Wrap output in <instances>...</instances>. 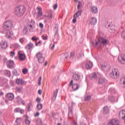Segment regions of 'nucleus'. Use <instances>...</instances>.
Masks as SVG:
<instances>
[{"label":"nucleus","mask_w":125,"mask_h":125,"mask_svg":"<svg viewBox=\"0 0 125 125\" xmlns=\"http://www.w3.org/2000/svg\"><path fill=\"white\" fill-rule=\"evenodd\" d=\"M26 11V8L23 5L18 6L15 9L14 13L17 16H22Z\"/></svg>","instance_id":"nucleus-1"},{"label":"nucleus","mask_w":125,"mask_h":125,"mask_svg":"<svg viewBox=\"0 0 125 125\" xmlns=\"http://www.w3.org/2000/svg\"><path fill=\"white\" fill-rule=\"evenodd\" d=\"M109 43V42L108 40L105 38H103V37H100L98 39V42H96V45H98V46H101L102 44L103 45H106Z\"/></svg>","instance_id":"nucleus-2"},{"label":"nucleus","mask_w":125,"mask_h":125,"mask_svg":"<svg viewBox=\"0 0 125 125\" xmlns=\"http://www.w3.org/2000/svg\"><path fill=\"white\" fill-rule=\"evenodd\" d=\"M12 21H8L4 22L3 28L5 31H10L12 29Z\"/></svg>","instance_id":"nucleus-3"},{"label":"nucleus","mask_w":125,"mask_h":125,"mask_svg":"<svg viewBox=\"0 0 125 125\" xmlns=\"http://www.w3.org/2000/svg\"><path fill=\"white\" fill-rule=\"evenodd\" d=\"M110 76L112 79H118L120 77V72L117 69H114L112 70Z\"/></svg>","instance_id":"nucleus-4"},{"label":"nucleus","mask_w":125,"mask_h":125,"mask_svg":"<svg viewBox=\"0 0 125 125\" xmlns=\"http://www.w3.org/2000/svg\"><path fill=\"white\" fill-rule=\"evenodd\" d=\"M18 55L19 61H24L26 59V55L22 51H19Z\"/></svg>","instance_id":"nucleus-5"},{"label":"nucleus","mask_w":125,"mask_h":125,"mask_svg":"<svg viewBox=\"0 0 125 125\" xmlns=\"http://www.w3.org/2000/svg\"><path fill=\"white\" fill-rule=\"evenodd\" d=\"M74 81L73 80H71L70 83L68 84L69 87H72V89L73 90H77V89H79V87H80V85L78 84V83H73Z\"/></svg>","instance_id":"nucleus-6"},{"label":"nucleus","mask_w":125,"mask_h":125,"mask_svg":"<svg viewBox=\"0 0 125 125\" xmlns=\"http://www.w3.org/2000/svg\"><path fill=\"white\" fill-rule=\"evenodd\" d=\"M101 67L102 70H103V71H105V72H107V71H109V70H110V68H111L110 64L107 62L103 63L101 64Z\"/></svg>","instance_id":"nucleus-7"},{"label":"nucleus","mask_w":125,"mask_h":125,"mask_svg":"<svg viewBox=\"0 0 125 125\" xmlns=\"http://www.w3.org/2000/svg\"><path fill=\"white\" fill-rule=\"evenodd\" d=\"M36 57L39 63H43V62H44V58L42 57V53H38L36 54Z\"/></svg>","instance_id":"nucleus-8"},{"label":"nucleus","mask_w":125,"mask_h":125,"mask_svg":"<svg viewBox=\"0 0 125 125\" xmlns=\"http://www.w3.org/2000/svg\"><path fill=\"white\" fill-rule=\"evenodd\" d=\"M118 61L121 63V64H125V55L121 54L118 56Z\"/></svg>","instance_id":"nucleus-9"},{"label":"nucleus","mask_w":125,"mask_h":125,"mask_svg":"<svg viewBox=\"0 0 125 125\" xmlns=\"http://www.w3.org/2000/svg\"><path fill=\"white\" fill-rule=\"evenodd\" d=\"M85 67L87 70H89V69H91L93 67V63L91 61H87L85 63Z\"/></svg>","instance_id":"nucleus-10"},{"label":"nucleus","mask_w":125,"mask_h":125,"mask_svg":"<svg viewBox=\"0 0 125 125\" xmlns=\"http://www.w3.org/2000/svg\"><path fill=\"white\" fill-rule=\"evenodd\" d=\"M6 97L7 99H8V100H10V101H12V100H13L14 99V95L11 93H9L7 94L6 95Z\"/></svg>","instance_id":"nucleus-11"},{"label":"nucleus","mask_w":125,"mask_h":125,"mask_svg":"<svg viewBox=\"0 0 125 125\" xmlns=\"http://www.w3.org/2000/svg\"><path fill=\"white\" fill-rule=\"evenodd\" d=\"M36 9L38 10V17H42V7L38 6L36 8Z\"/></svg>","instance_id":"nucleus-12"},{"label":"nucleus","mask_w":125,"mask_h":125,"mask_svg":"<svg viewBox=\"0 0 125 125\" xmlns=\"http://www.w3.org/2000/svg\"><path fill=\"white\" fill-rule=\"evenodd\" d=\"M13 36L14 34L12 31L8 30L6 33V38H8V39H11V38H13Z\"/></svg>","instance_id":"nucleus-13"},{"label":"nucleus","mask_w":125,"mask_h":125,"mask_svg":"<svg viewBox=\"0 0 125 125\" xmlns=\"http://www.w3.org/2000/svg\"><path fill=\"white\" fill-rule=\"evenodd\" d=\"M119 116L120 118L125 120V111L124 110H121L119 112Z\"/></svg>","instance_id":"nucleus-14"},{"label":"nucleus","mask_w":125,"mask_h":125,"mask_svg":"<svg viewBox=\"0 0 125 125\" xmlns=\"http://www.w3.org/2000/svg\"><path fill=\"white\" fill-rule=\"evenodd\" d=\"M89 23L91 25H95L97 23V20L95 18H92L89 20Z\"/></svg>","instance_id":"nucleus-15"},{"label":"nucleus","mask_w":125,"mask_h":125,"mask_svg":"<svg viewBox=\"0 0 125 125\" xmlns=\"http://www.w3.org/2000/svg\"><path fill=\"white\" fill-rule=\"evenodd\" d=\"M0 46L2 49H5L7 47V43L4 42H1L0 43Z\"/></svg>","instance_id":"nucleus-16"},{"label":"nucleus","mask_w":125,"mask_h":125,"mask_svg":"<svg viewBox=\"0 0 125 125\" xmlns=\"http://www.w3.org/2000/svg\"><path fill=\"white\" fill-rule=\"evenodd\" d=\"M16 83L17 84H24V81L21 79H17L16 80Z\"/></svg>","instance_id":"nucleus-17"},{"label":"nucleus","mask_w":125,"mask_h":125,"mask_svg":"<svg viewBox=\"0 0 125 125\" xmlns=\"http://www.w3.org/2000/svg\"><path fill=\"white\" fill-rule=\"evenodd\" d=\"M109 113L110 110H109L108 106H105L104 107V115H107V114H109Z\"/></svg>","instance_id":"nucleus-18"},{"label":"nucleus","mask_w":125,"mask_h":125,"mask_svg":"<svg viewBox=\"0 0 125 125\" xmlns=\"http://www.w3.org/2000/svg\"><path fill=\"white\" fill-rule=\"evenodd\" d=\"M105 83V78L101 77L99 79L98 83L99 84H102Z\"/></svg>","instance_id":"nucleus-19"},{"label":"nucleus","mask_w":125,"mask_h":125,"mask_svg":"<svg viewBox=\"0 0 125 125\" xmlns=\"http://www.w3.org/2000/svg\"><path fill=\"white\" fill-rule=\"evenodd\" d=\"M21 123H22V118H18L16 120L15 125H20Z\"/></svg>","instance_id":"nucleus-20"},{"label":"nucleus","mask_w":125,"mask_h":125,"mask_svg":"<svg viewBox=\"0 0 125 125\" xmlns=\"http://www.w3.org/2000/svg\"><path fill=\"white\" fill-rule=\"evenodd\" d=\"M91 12L94 14L97 13L98 12V9L96 6H93L91 8Z\"/></svg>","instance_id":"nucleus-21"},{"label":"nucleus","mask_w":125,"mask_h":125,"mask_svg":"<svg viewBox=\"0 0 125 125\" xmlns=\"http://www.w3.org/2000/svg\"><path fill=\"white\" fill-rule=\"evenodd\" d=\"M108 29L111 30V33H115V25L113 24L108 25Z\"/></svg>","instance_id":"nucleus-22"},{"label":"nucleus","mask_w":125,"mask_h":125,"mask_svg":"<svg viewBox=\"0 0 125 125\" xmlns=\"http://www.w3.org/2000/svg\"><path fill=\"white\" fill-rule=\"evenodd\" d=\"M120 83L121 84H123L124 87H125V77L122 78L120 80Z\"/></svg>","instance_id":"nucleus-23"},{"label":"nucleus","mask_w":125,"mask_h":125,"mask_svg":"<svg viewBox=\"0 0 125 125\" xmlns=\"http://www.w3.org/2000/svg\"><path fill=\"white\" fill-rule=\"evenodd\" d=\"M73 79L75 81H79V80H80V76L78 74H74L73 75Z\"/></svg>","instance_id":"nucleus-24"},{"label":"nucleus","mask_w":125,"mask_h":125,"mask_svg":"<svg viewBox=\"0 0 125 125\" xmlns=\"http://www.w3.org/2000/svg\"><path fill=\"white\" fill-rule=\"evenodd\" d=\"M7 64L9 67H10V68H11V67L13 66V65L14 64V62H13V61H9L7 62Z\"/></svg>","instance_id":"nucleus-25"},{"label":"nucleus","mask_w":125,"mask_h":125,"mask_svg":"<svg viewBox=\"0 0 125 125\" xmlns=\"http://www.w3.org/2000/svg\"><path fill=\"white\" fill-rule=\"evenodd\" d=\"M58 93V90H56L54 92L53 97L52 98V100H55V99H56V97L57 96Z\"/></svg>","instance_id":"nucleus-26"},{"label":"nucleus","mask_w":125,"mask_h":125,"mask_svg":"<svg viewBox=\"0 0 125 125\" xmlns=\"http://www.w3.org/2000/svg\"><path fill=\"white\" fill-rule=\"evenodd\" d=\"M92 79H97V77H98V73H93L91 74Z\"/></svg>","instance_id":"nucleus-27"},{"label":"nucleus","mask_w":125,"mask_h":125,"mask_svg":"<svg viewBox=\"0 0 125 125\" xmlns=\"http://www.w3.org/2000/svg\"><path fill=\"white\" fill-rule=\"evenodd\" d=\"M37 109L39 110H42V104H38L37 105Z\"/></svg>","instance_id":"nucleus-28"},{"label":"nucleus","mask_w":125,"mask_h":125,"mask_svg":"<svg viewBox=\"0 0 125 125\" xmlns=\"http://www.w3.org/2000/svg\"><path fill=\"white\" fill-rule=\"evenodd\" d=\"M33 47V44L31 42H29L26 46L27 49H31Z\"/></svg>","instance_id":"nucleus-29"},{"label":"nucleus","mask_w":125,"mask_h":125,"mask_svg":"<svg viewBox=\"0 0 125 125\" xmlns=\"http://www.w3.org/2000/svg\"><path fill=\"white\" fill-rule=\"evenodd\" d=\"M74 15H75L76 17H79V16H81V15H82V10H78V12L75 14H74Z\"/></svg>","instance_id":"nucleus-30"},{"label":"nucleus","mask_w":125,"mask_h":125,"mask_svg":"<svg viewBox=\"0 0 125 125\" xmlns=\"http://www.w3.org/2000/svg\"><path fill=\"white\" fill-rule=\"evenodd\" d=\"M28 32V28H27V27L25 26L22 30V34L23 35H26L27 33Z\"/></svg>","instance_id":"nucleus-31"},{"label":"nucleus","mask_w":125,"mask_h":125,"mask_svg":"<svg viewBox=\"0 0 125 125\" xmlns=\"http://www.w3.org/2000/svg\"><path fill=\"white\" fill-rule=\"evenodd\" d=\"M78 5L77 6V8L78 10H81L82 8H83V4H82V2L81 1H78Z\"/></svg>","instance_id":"nucleus-32"},{"label":"nucleus","mask_w":125,"mask_h":125,"mask_svg":"<svg viewBox=\"0 0 125 125\" xmlns=\"http://www.w3.org/2000/svg\"><path fill=\"white\" fill-rule=\"evenodd\" d=\"M16 90L18 92H22L23 90V87H18L16 88Z\"/></svg>","instance_id":"nucleus-33"},{"label":"nucleus","mask_w":125,"mask_h":125,"mask_svg":"<svg viewBox=\"0 0 125 125\" xmlns=\"http://www.w3.org/2000/svg\"><path fill=\"white\" fill-rule=\"evenodd\" d=\"M19 104H22V105H25V102L24 101L22 100V99H20V100L18 101Z\"/></svg>","instance_id":"nucleus-34"},{"label":"nucleus","mask_w":125,"mask_h":125,"mask_svg":"<svg viewBox=\"0 0 125 125\" xmlns=\"http://www.w3.org/2000/svg\"><path fill=\"white\" fill-rule=\"evenodd\" d=\"M77 17L76 16V15H74L73 19L72 20L73 23H76V22H77Z\"/></svg>","instance_id":"nucleus-35"},{"label":"nucleus","mask_w":125,"mask_h":125,"mask_svg":"<svg viewBox=\"0 0 125 125\" xmlns=\"http://www.w3.org/2000/svg\"><path fill=\"white\" fill-rule=\"evenodd\" d=\"M42 101V99L40 98V97H38L36 100V102L38 103V104H40V103H41V102Z\"/></svg>","instance_id":"nucleus-36"},{"label":"nucleus","mask_w":125,"mask_h":125,"mask_svg":"<svg viewBox=\"0 0 125 125\" xmlns=\"http://www.w3.org/2000/svg\"><path fill=\"white\" fill-rule=\"evenodd\" d=\"M13 73L14 75H15V76H19V73H18V72H17V70H16V69H14L13 71Z\"/></svg>","instance_id":"nucleus-37"},{"label":"nucleus","mask_w":125,"mask_h":125,"mask_svg":"<svg viewBox=\"0 0 125 125\" xmlns=\"http://www.w3.org/2000/svg\"><path fill=\"white\" fill-rule=\"evenodd\" d=\"M91 98V97L90 96H88L85 98L84 100H85V101H89V100H90Z\"/></svg>","instance_id":"nucleus-38"},{"label":"nucleus","mask_w":125,"mask_h":125,"mask_svg":"<svg viewBox=\"0 0 125 125\" xmlns=\"http://www.w3.org/2000/svg\"><path fill=\"white\" fill-rule=\"evenodd\" d=\"M48 19H51L52 18V13L50 12L47 16Z\"/></svg>","instance_id":"nucleus-39"},{"label":"nucleus","mask_w":125,"mask_h":125,"mask_svg":"<svg viewBox=\"0 0 125 125\" xmlns=\"http://www.w3.org/2000/svg\"><path fill=\"white\" fill-rule=\"evenodd\" d=\"M22 72L23 74H27L28 70H27V69H26V68H23L22 70Z\"/></svg>","instance_id":"nucleus-40"},{"label":"nucleus","mask_w":125,"mask_h":125,"mask_svg":"<svg viewBox=\"0 0 125 125\" xmlns=\"http://www.w3.org/2000/svg\"><path fill=\"white\" fill-rule=\"evenodd\" d=\"M20 108H17L14 110L15 113H19L20 112Z\"/></svg>","instance_id":"nucleus-41"},{"label":"nucleus","mask_w":125,"mask_h":125,"mask_svg":"<svg viewBox=\"0 0 125 125\" xmlns=\"http://www.w3.org/2000/svg\"><path fill=\"white\" fill-rule=\"evenodd\" d=\"M42 76H41L39 79V82H38L39 85H41L42 83Z\"/></svg>","instance_id":"nucleus-42"},{"label":"nucleus","mask_w":125,"mask_h":125,"mask_svg":"<svg viewBox=\"0 0 125 125\" xmlns=\"http://www.w3.org/2000/svg\"><path fill=\"white\" fill-rule=\"evenodd\" d=\"M25 124L27 125H30V124H31V122H30V121H29V120L25 119Z\"/></svg>","instance_id":"nucleus-43"},{"label":"nucleus","mask_w":125,"mask_h":125,"mask_svg":"<svg viewBox=\"0 0 125 125\" xmlns=\"http://www.w3.org/2000/svg\"><path fill=\"white\" fill-rule=\"evenodd\" d=\"M10 56H11L12 57H13V56L15 55V53H14V52L11 51L10 53Z\"/></svg>","instance_id":"nucleus-44"},{"label":"nucleus","mask_w":125,"mask_h":125,"mask_svg":"<svg viewBox=\"0 0 125 125\" xmlns=\"http://www.w3.org/2000/svg\"><path fill=\"white\" fill-rule=\"evenodd\" d=\"M13 46L15 47V48H18L19 47V44L18 43H14L13 44Z\"/></svg>","instance_id":"nucleus-45"},{"label":"nucleus","mask_w":125,"mask_h":125,"mask_svg":"<svg viewBox=\"0 0 125 125\" xmlns=\"http://www.w3.org/2000/svg\"><path fill=\"white\" fill-rule=\"evenodd\" d=\"M42 38L43 40H44V41H46V40H47V36L43 35L42 36Z\"/></svg>","instance_id":"nucleus-46"},{"label":"nucleus","mask_w":125,"mask_h":125,"mask_svg":"<svg viewBox=\"0 0 125 125\" xmlns=\"http://www.w3.org/2000/svg\"><path fill=\"white\" fill-rule=\"evenodd\" d=\"M32 106V104L30 103L27 106L28 108V111H30V109H31V106Z\"/></svg>","instance_id":"nucleus-47"},{"label":"nucleus","mask_w":125,"mask_h":125,"mask_svg":"<svg viewBox=\"0 0 125 125\" xmlns=\"http://www.w3.org/2000/svg\"><path fill=\"white\" fill-rule=\"evenodd\" d=\"M122 37L123 39H125V31H123L122 33Z\"/></svg>","instance_id":"nucleus-48"},{"label":"nucleus","mask_w":125,"mask_h":125,"mask_svg":"<svg viewBox=\"0 0 125 125\" xmlns=\"http://www.w3.org/2000/svg\"><path fill=\"white\" fill-rule=\"evenodd\" d=\"M39 27L42 28H43V24H42V22H40L39 23Z\"/></svg>","instance_id":"nucleus-49"},{"label":"nucleus","mask_w":125,"mask_h":125,"mask_svg":"<svg viewBox=\"0 0 125 125\" xmlns=\"http://www.w3.org/2000/svg\"><path fill=\"white\" fill-rule=\"evenodd\" d=\"M75 56V53L74 52H71L70 53V57H74Z\"/></svg>","instance_id":"nucleus-50"},{"label":"nucleus","mask_w":125,"mask_h":125,"mask_svg":"<svg viewBox=\"0 0 125 125\" xmlns=\"http://www.w3.org/2000/svg\"><path fill=\"white\" fill-rule=\"evenodd\" d=\"M57 4H55L53 5V8L54 9V10H56L57 8Z\"/></svg>","instance_id":"nucleus-51"},{"label":"nucleus","mask_w":125,"mask_h":125,"mask_svg":"<svg viewBox=\"0 0 125 125\" xmlns=\"http://www.w3.org/2000/svg\"><path fill=\"white\" fill-rule=\"evenodd\" d=\"M31 40L32 41H35V42H37V41H38V39L34 37L31 38Z\"/></svg>","instance_id":"nucleus-52"},{"label":"nucleus","mask_w":125,"mask_h":125,"mask_svg":"<svg viewBox=\"0 0 125 125\" xmlns=\"http://www.w3.org/2000/svg\"><path fill=\"white\" fill-rule=\"evenodd\" d=\"M20 42H21V43H23V42H24V39L23 38L20 39Z\"/></svg>","instance_id":"nucleus-53"},{"label":"nucleus","mask_w":125,"mask_h":125,"mask_svg":"<svg viewBox=\"0 0 125 125\" xmlns=\"http://www.w3.org/2000/svg\"><path fill=\"white\" fill-rule=\"evenodd\" d=\"M20 112L21 114H24V110L21 109H20Z\"/></svg>","instance_id":"nucleus-54"},{"label":"nucleus","mask_w":125,"mask_h":125,"mask_svg":"<svg viewBox=\"0 0 125 125\" xmlns=\"http://www.w3.org/2000/svg\"><path fill=\"white\" fill-rule=\"evenodd\" d=\"M42 93V90L39 89V90H38V94H39L40 95H41Z\"/></svg>","instance_id":"nucleus-55"},{"label":"nucleus","mask_w":125,"mask_h":125,"mask_svg":"<svg viewBox=\"0 0 125 125\" xmlns=\"http://www.w3.org/2000/svg\"><path fill=\"white\" fill-rule=\"evenodd\" d=\"M40 115V113L39 112H37L35 115V117H38V116Z\"/></svg>","instance_id":"nucleus-56"},{"label":"nucleus","mask_w":125,"mask_h":125,"mask_svg":"<svg viewBox=\"0 0 125 125\" xmlns=\"http://www.w3.org/2000/svg\"><path fill=\"white\" fill-rule=\"evenodd\" d=\"M65 58L67 59V58H68V57H69V54H66L65 55Z\"/></svg>","instance_id":"nucleus-57"},{"label":"nucleus","mask_w":125,"mask_h":125,"mask_svg":"<svg viewBox=\"0 0 125 125\" xmlns=\"http://www.w3.org/2000/svg\"><path fill=\"white\" fill-rule=\"evenodd\" d=\"M41 41H39L36 44V46H37L38 44H41Z\"/></svg>","instance_id":"nucleus-58"},{"label":"nucleus","mask_w":125,"mask_h":125,"mask_svg":"<svg viewBox=\"0 0 125 125\" xmlns=\"http://www.w3.org/2000/svg\"><path fill=\"white\" fill-rule=\"evenodd\" d=\"M73 124V125H78V124H77V122H76V121H74Z\"/></svg>","instance_id":"nucleus-59"},{"label":"nucleus","mask_w":125,"mask_h":125,"mask_svg":"<svg viewBox=\"0 0 125 125\" xmlns=\"http://www.w3.org/2000/svg\"><path fill=\"white\" fill-rule=\"evenodd\" d=\"M55 46V44H53V46L51 47V49H54Z\"/></svg>","instance_id":"nucleus-60"},{"label":"nucleus","mask_w":125,"mask_h":125,"mask_svg":"<svg viewBox=\"0 0 125 125\" xmlns=\"http://www.w3.org/2000/svg\"><path fill=\"white\" fill-rule=\"evenodd\" d=\"M29 27H30V28L31 29H33V25L30 24V25H29Z\"/></svg>","instance_id":"nucleus-61"},{"label":"nucleus","mask_w":125,"mask_h":125,"mask_svg":"<svg viewBox=\"0 0 125 125\" xmlns=\"http://www.w3.org/2000/svg\"><path fill=\"white\" fill-rule=\"evenodd\" d=\"M3 95V92H0V96H1Z\"/></svg>","instance_id":"nucleus-62"},{"label":"nucleus","mask_w":125,"mask_h":125,"mask_svg":"<svg viewBox=\"0 0 125 125\" xmlns=\"http://www.w3.org/2000/svg\"><path fill=\"white\" fill-rule=\"evenodd\" d=\"M31 22L32 23L33 25H35V21H31Z\"/></svg>","instance_id":"nucleus-63"},{"label":"nucleus","mask_w":125,"mask_h":125,"mask_svg":"<svg viewBox=\"0 0 125 125\" xmlns=\"http://www.w3.org/2000/svg\"><path fill=\"white\" fill-rule=\"evenodd\" d=\"M0 125H3V124H2V123L0 122Z\"/></svg>","instance_id":"nucleus-64"}]
</instances>
